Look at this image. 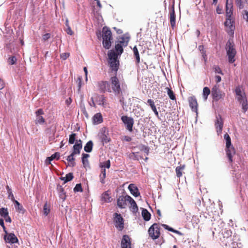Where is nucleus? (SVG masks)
Listing matches in <instances>:
<instances>
[{"instance_id":"7ed1b4c3","label":"nucleus","mask_w":248,"mask_h":248,"mask_svg":"<svg viewBox=\"0 0 248 248\" xmlns=\"http://www.w3.org/2000/svg\"><path fill=\"white\" fill-rule=\"evenodd\" d=\"M224 139L226 140V154L230 162H232V156L235 154V150L231 143V140L228 134H225L224 136Z\"/></svg>"},{"instance_id":"3c124183","label":"nucleus","mask_w":248,"mask_h":248,"mask_svg":"<svg viewBox=\"0 0 248 248\" xmlns=\"http://www.w3.org/2000/svg\"><path fill=\"white\" fill-rule=\"evenodd\" d=\"M74 192H82V188L80 184H78L76 185V186L74 188Z\"/></svg>"},{"instance_id":"338daca9","label":"nucleus","mask_w":248,"mask_h":248,"mask_svg":"<svg viewBox=\"0 0 248 248\" xmlns=\"http://www.w3.org/2000/svg\"><path fill=\"white\" fill-rule=\"evenodd\" d=\"M215 80L217 83H219L221 80V78L219 76H216L215 77Z\"/></svg>"},{"instance_id":"de8ad7c7","label":"nucleus","mask_w":248,"mask_h":248,"mask_svg":"<svg viewBox=\"0 0 248 248\" xmlns=\"http://www.w3.org/2000/svg\"><path fill=\"white\" fill-rule=\"evenodd\" d=\"M101 167L102 169H105L106 168L109 169L110 167V161L108 160L105 162H104L101 164Z\"/></svg>"},{"instance_id":"774afa93","label":"nucleus","mask_w":248,"mask_h":248,"mask_svg":"<svg viewBox=\"0 0 248 248\" xmlns=\"http://www.w3.org/2000/svg\"><path fill=\"white\" fill-rule=\"evenodd\" d=\"M142 150L147 154H148L149 153V148L148 147L144 146L143 147V149Z\"/></svg>"},{"instance_id":"dca6fc26","label":"nucleus","mask_w":248,"mask_h":248,"mask_svg":"<svg viewBox=\"0 0 248 248\" xmlns=\"http://www.w3.org/2000/svg\"><path fill=\"white\" fill-rule=\"evenodd\" d=\"M4 239L6 243L14 244L18 242V239L14 233H10L4 236Z\"/></svg>"},{"instance_id":"393cba45","label":"nucleus","mask_w":248,"mask_h":248,"mask_svg":"<svg viewBox=\"0 0 248 248\" xmlns=\"http://www.w3.org/2000/svg\"><path fill=\"white\" fill-rule=\"evenodd\" d=\"M96 102L100 106L105 107L106 104V100L104 95H97L96 98Z\"/></svg>"},{"instance_id":"aec40b11","label":"nucleus","mask_w":248,"mask_h":248,"mask_svg":"<svg viewBox=\"0 0 248 248\" xmlns=\"http://www.w3.org/2000/svg\"><path fill=\"white\" fill-rule=\"evenodd\" d=\"M82 141L80 140H77L75 145L73 146V151L72 153L75 155H79L80 150L82 149Z\"/></svg>"},{"instance_id":"412c9836","label":"nucleus","mask_w":248,"mask_h":248,"mask_svg":"<svg viewBox=\"0 0 248 248\" xmlns=\"http://www.w3.org/2000/svg\"><path fill=\"white\" fill-rule=\"evenodd\" d=\"M131 194L134 196L137 197L140 195V193L139 192V189L134 184H131L128 187Z\"/></svg>"},{"instance_id":"a878e982","label":"nucleus","mask_w":248,"mask_h":248,"mask_svg":"<svg viewBox=\"0 0 248 248\" xmlns=\"http://www.w3.org/2000/svg\"><path fill=\"white\" fill-rule=\"evenodd\" d=\"M147 103H148V104L151 108L152 110L155 113V116L157 118H158L159 117L158 112L157 111V109H156V107L155 106V102H154V100H153L152 99H148L147 100Z\"/></svg>"},{"instance_id":"bb28decb","label":"nucleus","mask_w":248,"mask_h":248,"mask_svg":"<svg viewBox=\"0 0 248 248\" xmlns=\"http://www.w3.org/2000/svg\"><path fill=\"white\" fill-rule=\"evenodd\" d=\"M101 200L105 202H111V197L109 196L108 191H105L102 194Z\"/></svg>"},{"instance_id":"6e6552de","label":"nucleus","mask_w":248,"mask_h":248,"mask_svg":"<svg viewBox=\"0 0 248 248\" xmlns=\"http://www.w3.org/2000/svg\"><path fill=\"white\" fill-rule=\"evenodd\" d=\"M121 120L123 123L126 126V129L129 131H132L133 126L134 124V120L131 117H129L127 116H123L121 117Z\"/></svg>"},{"instance_id":"bf43d9fd","label":"nucleus","mask_w":248,"mask_h":248,"mask_svg":"<svg viewBox=\"0 0 248 248\" xmlns=\"http://www.w3.org/2000/svg\"><path fill=\"white\" fill-rule=\"evenodd\" d=\"M77 82H78V91H79L80 90L81 85H82V78L81 77L78 78Z\"/></svg>"},{"instance_id":"4468645a","label":"nucleus","mask_w":248,"mask_h":248,"mask_svg":"<svg viewBox=\"0 0 248 248\" xmlns=\"http://www.w3.org/2000/svg\"><path fill=\"white\" fill-rule=\"evenodd\" d=\"M127 197H130L129 195L125 196H120L117 200V205L121 208H125L127 205V202H129V199Z\"/></svg>"},{"instance_id":"7c9ffc66","label":"nucleus","mask_w":248,"mask_h":248,"mask_svg":"<svg viewBox=\"0 0 248 248\" xmlns=\"http://www.w3.org/2000/svg\"><path fill=\"white\" fill-rule=\"evenodd\" d=\"M129 40V37H121L118 41V43L121 44L123 46H126Z\"/></svg>"},{"instance_id":"5fc2aeb1","label":"nucleus","mask_w":248,"mask_h":248,"mask_svg":"<svg viewBox=\"0 0 248 248\" xmlns=\"http://www.w3.org/2000/svg\"><path fill=\"white\" fill-rule=\"evenodd\" d=\"M235 93H236V96H238V95H240L245 93L241 91V90L239 87H238L235 89Z\"/></svg>"},{"instance_id":"9d476101","label":"nucleus","mask_w":248,"mask_h":248,"mask_svg":"<svg viewBox=\"0 0 248 248\" xmlns=\"http://www.w3.org/2000/svg\"><path fill=\"white\" fill-rule=\"evenodd\" d=\"M98 87L101 92L105 93L107 91L111 92V89L110 85L108 81H102L98 83Z\"/></svg>"},{"instance_id":"0eeeda50","label":"nucleus","mask_w":248,"mask_h":248,"mask_svg":"<svg viewBox=\"0 0 248 248\" xmlns=\"http://www.w3.org/2000/svg\"><path fill=\"white\" fill-rule=\"evenodd\" d=\"M239 241L238 236H233L231 241H227L225 242V245L228 246L229 248H241L242 245Z\"/></svg>"},{"instance_id":"680f3d73","label":"nucleus","mask_w":248,"mask_h":248,"mask_svg":"<svg viewBox=\"0 0 248 248\" xmlns=\"http://www.w3.org/2000/svg\"><path fill=\"white\" fill-rule=\"evenodd\" d=\"M215 71L216 73L222 74V71L219 66H216L215 67Z\"/></svg>"},{"instance_id":"603ef678","label":"nucleus","mask_w":248,"mask_h":248,"mask_svg":"<svg viewBox=\"0 0 248 248\" xmlns=\"http://www.w3.org/2000/svg\"><path fill=\"white\" fill-rule=\"evenodd\" d=\"M51 37V34L49 33H46L42 36V40L46 41Z\"/></svg>"},{"instance_id":"864d4df0","label":"nucleus","mask_w":248,"mask_h":248,"mask_svg":"<svg viewBox=\"0 0 248 248\" xmlns=\"http://www.w3.org/2000/svg\"><path fill=\"white\" fill-rule=\"evenodd\" d=\"M69 55L70 54L69 53H63L61 54L60 57L61 59L65 60L69 57Z\"/></svg>"},{"instance_id":"9b49d317","label":"nucleus","mask_w":248,"mask_h":248,"mask_svg":"<svg viewBox=\"0 0 248 248\" xmlns=\"http://www.w3.org/2000/svg\"><path fill=\"white\" fill-rule=\"evenodd\" d=\"M115 225L119 230L122 231L124 229V219L121 215L115 213Z\"/></svg>"},{"instance_id":"13d9d810","label":"nucleus","mask_w":248,"mask_h":248,"mask_svg":"<svg viewBox=\"0 0 248 248\" xmlns=\"http://www.w3.org/2000/svg\"><path fill=\"white\" fill-rule=\"evenodd\" d=\"M235 2L237 6H238L240 9L243 8V2L242 0H235Z\"/></svg>"},{"instance_id":"a18cd8bd","label":"nucleus","mask_w":248,"mask_h":248,"mask_svg":"<svg viewBox=\"0 0 248 248\" xmlns=\"http://www.w3.org/2000/svg\"><path fill=\"white\" fill-rule=\"evenodd\" d=\"M76 134L75 133H72V134L70 135L68 140L69 144H72L75 142V141L76 142L77 140H76Z\"/></svg>"},{"instance_id":"e2e57ef3","label":"nucleus","mask_w":248,"mask_h":248,"mask_svg":"<svg viewBox=\"0 0 248 248\" xmlns=\"http://www.w3.org/2000/svg\"><path fill=\"white\" fill-rule=\"evenodd\" d=\"M82 162L84 167H86V166L89 165V161L88 159H82Z\"/></svg>"},{"instance_id":"cd10ccee","label":"nucleus","mask_w":248,"mask_h":248,"mask_svg":"<svg viewBox=\"0 0 248 248\" xmlns=\"http://www.w3.org/2000/svg\"><path fill=\"white\" fill-rule=\"evenodd\" d=\"M108 62L111 70L116 72L118 69L119 62L118 61H108Z\"/></svg>"},{"instance_id":"ddd939ff","label":"nucleus","mask_w":248,"mask_h":248,"mask_svg":"<svg viewBox=\"0 0 248 248\" xmlns=\"http://www.w3.org/2000/svg\"><path fill=\"white\" fill-rule=\"evenodd\" d=\"M224 25L228 28L227 31L230 34H233L234 32V26H233V21L232 20V17H227L226 20Z\"/></svg>"},{"instance_id":"a211bd4d","label":"nucleus","mask_w":248,"mask_h":248,"mask_svg":"<svg viewBox=\"0 0 248 248\" xmlns=\"http://www.w3.org/2000/svg\"><path fill=\"white\" fill-rule=\"evenodd\" d=\"M233 6L232 0H226V17H231L232 14Z\"/></svg>"},{"instance_id":"49530a36","label":"nucleus","mask_w":248,"mask_h":248,"mask_svg":"<svg viewBox=\"0 0 248 248\" xmlns=\"http://www.w3.org/2000/svg\"><path fill=\"white\" fill-rule=\"evenodd\" d=\"M7 189L8 190V198L11 199L13 202L16 201L15 199L14 195L11 191V189L9 188V186H7Z\"/></svg>"},{"instance_id":"f03ea898","label":"nucleus","mask_w":248,"mask_h":248,"mask_svg":"<svg viewBox=\"0 0 248 248\" xmlns=\"http://www.w3.org/2000/svg\"><path fill=\"white\" fill-rule=\"evenodd\" d=\"M103 46L106 49H109L111 45L112 40V33L110 30L107 27L102 30Z\"/></svg>"},{"instance_id":"ea45409f","label":"nucleus","mask_w":248,"mask_h":248,"mask_svg":"<svg viewBox=\"0 0 248 248\" xmlns=\"http://www.w3.org/2000/svg\"><path fill=\"white\" fill-rule=\"evenodd\" d=\"M106 169H102L101 174L100 175V182L104 184L105 183V179L106 178Z\"/></svg>"},{"instance_id":"f3484780","label":"nucleus","mask_w":248,"mask_h":248,"mask_svg":"<svg viewBox=\"0 0 248 248\" xmlns=\"http://www.w3.org/2000/svg\"><path fill=\"white\" fill-rule=\"evenodd\" d=\"M188 100L189 106L191 108L192 110L196 112L197 114L198 103L196 98L194 96H191L188 98Z\"/></svg>"},{"instance_id":"f704fd0d","label":"nucleus","mask_w":248,"mask_h":248,"mask_svg":"<svg viewBox=\"0 0 248 248\" xmlns=\"http://www.w3.org/2000/svg\"><path fill=\"white\" fill-rule=\"evenodd\" d=\"M141 214L145 220L148 221L150 220L151 214L146 209H143L142 211Z\"/></svg>"},{"instance_id":"c85d7f7f","label":"nucleus","mask_w":248,"mask_h":248,"mask_svg":"<svg viewBox=\"0 0 248 248\" xmlns=\"http://www.w3.org/2000/svg\"><path fill=\"white\" fill-rule=\"evenodd\" d=\"M185 168V165H183L176 168L175 171L177 177L180 178L182 176L183 171Z\"/></svg>"},{"instance_id":"b1692460","label":"nucleus","mask_w":248,"mask_h":248,"mask_svg":"<svg viewBox=\"0 0 248 248\" xmlns=\"http://www.w3.org/2000/svg\"><path fill=\"white\" fill-rule=\"evenodd\" d=\"M60 153L56 152L55 154L52 155L50 156L47 157L45 161L46 165L50 164L51 163V161L54 159L58 160L60 158Z\"/></svg>"},{"instance_id":"2eb2a0df","label":"nucleus","mask_w":248,"mask_h":248,"mask_svg":"<svg viewBox=\"0 0 248 248\" xmlns=\"http://www.w3.org/2000/svg\"><path fill=\"white\" fill-rule=\"evenodd\" d=\"M215 126L216 127L217 134H220L222 132L223 128V121L220 115H218L217 116H216Z\"/></svg>"},{"instance_id":"f257e3e1","label":"nucleus","mask_w":248,"mask_h":248,"mask_svg":"<svg viewBox=\"0 0 248 248\" xmlns=\"http://www.w3.org/2000/svg\"><path fill=\"white\" fill-rule=\"evenodd\" d=\"M227 56L228 62L230 63H232L235 61V57L236 54V50L234 47V45L230 40H228L225 46Z\"/></svg>"},{"instance_id":"8fccbe9b","label":"nucleus","mask_w":248,"mask_h":248,"mask_svg":"<svg viewBox=\"0 0 248 248\" xmlns=\"http://www.w3.org/2000/svg\"><path fill=\"white\" fill-rule=\"evenodd\" d=\"M14 202L15 204V207L19 211H23V206L20 204V203L17 201H15Z\"/></svg>"},{"instance_id":"37998d69","label":"nucleus","mask_w":248,"mask_h":248,"mask_svg":"<svg viewBox=\"0 0 248 248\" xmlns=\"http://www.w3.org/2000/svg\"><path fill=\"white\" fill-rule=\"evenodd\" d=\"M166 89L167 91L168 95H169L170 99L172 100H176V97H175V95L173 93V91L171 89H170V88H169L168 87H167L166 88Z\"/></svg>"},{"instance_id":"052dcab7","label":"nucleus","mask_w":248,"mask_h":248,"mask_svg":"<svg viewBox=\"0 0 248 248\" xmlns=\"http://www.w3.org/2000/svg\"><path fill=\"white\" fill-rule=\"evenodd\" d=\"M243 15L244 19L247 22H248V12L247 11H244Z\"/></svg>"},{"instance_id":"473e14b6","label":"nucleus","mask_w":248,"mask_h":248,"mask_svg":"<svg viewBox=\"0 0 248 248\" xmlns=\"http://www.w3.org/2000/svg\"><path fill=\"white\" fill-rule=\"evenodd\" d=\"M93 122L94 124H98L102 122V117L100 113H96L93 117Z\"/></svg>"},{"instance_id":"f8f14e48","label":"nucleus","mask_w":248,"mask_h":248,"mask_svg":"<svg viewBox=\"0 0 248 248\" xmlns=\"http://www.w3.org/2000/svg\"><path fill=\"white\" fill-rule=\"evenodd\" d=\"M44 114L42 109L40 108L35 112L36 119L35 123L36 124H43L45 123V119L42 116Z\"/></svg>"},{"instance_id":"6e6d98bb","label":"nucleus","mask_w":248,"mask_h":248,"mask_svg":"<svg viewBox=\"0 0 248 248\" xmlns=\"http://www.w3.org/2000/svg\"><path fill=\"white\" fill-rule=\"evenodd\" d=\"M75 155V154H73V153H71V155H68L66 158V160L68 162H71L75 160V158L74 157V156Z\"/></svg>"},{"instance_id":"1a4fd4ad","label":"nucleus","mask_w":248,"mask_h":248,"mask_svg":"<svg viewBox=\"0 0 248 248\" xmlns=\"http://www.w3.org/2000/svg\"><path fill=\"white\" fill-rule=\"evenodd\" d=\"M237 99L242 105L243 111L246 112L248 109V104L245 93L237 96Z\"/></svg>"},{"instance_id":"4d7b16f0","label":"nucleus","mask_w":248,"mask_h":248,"mask_svg":"<svg viewBox=\"0 0 248 248\" xmlns=\"http://www.w3.org/2000/svg\"><path fill=\"white\" fill-rule=\"evenodd\" d=\"M16 61V59L15 57L13 56L9 59V64L13 65L15 63Z\"/></svg>"},{"instance_id":"c9c22d12","label":"nucleus","mask_w":248,"mask_h":248,"mask_svg":"<svg viewBox=\"0 0 248 248\" xmlns=\"http://www.w3.org/2000/svg\"><path fill=\"white\" fill-rule=\"evenodd\" d=\"M100 139L103 144L108 143L110 140V138L108 137L105 132L101 133L100 135Z\"/></svg>"},{"instance_id":"2f4dec72","label":"nucleus","mask_w":248,"mask_h":248,"mask_svg":"<svg viewBox=\"0 0 248 248\" xmlns=\"http://www.w3.org/2000/svg\"><path fill=\"white\" fill-rule=\"evenodd\" d=\"M232 232L230 230H225L224 232H222L224 238H226L227 241H231L232 239Z\"/></svg>"},{"instance_id":"72a5a7b5","label":"nucleus","mask_w":248,"mask_h":248,"mask_svg":"<svg viewBox=\"0 0 248 248\" xmlns=\"http://www.w3.org/2000/svg\"><path fill=\"white\" fill-rule=\"evenodd\" d=\"M93 146V143L92 141H91V140L89 141L86 143L85 146H84V151L88 153L91 152L92 151Z\"/></svg>"},{"instance_id":"69168bd1","label":"nucleus","mask_w":248,"mask_h":248,"mask_svg":"<svg viewBox=\"0 0 248 248\" xmlns=\"http://www.w3.org/2000/svg\"><path fill=\"white\" fill-rule=\"evenodd\" d=\"M5 86L4 81L0 78V90L4 88Z\"/></svg>"},{"instance_id":"c03bdc74","label":"nucleus","mask_w":248,"mask_h":248,"mask_svg":"<svg viewBox=\"0 0 248 248\" xmlns=\"http://www.w3.org/2000/svg\"><path fill=\"white\" fill-rule=\"evenodd\" d=\"M0 215L3 217H6L8 215V212L7 208H1L0 209Z\"/></svg>"},{"instance_id":"5701e85b","label":"nucleus","mask_w":248,"mask_h":248,"mask_svg":"<svg viewBox=\"0 0 248 248\" xmlns=\"http://www.w3.org/2000/svg\"><path fill=\"white\" fill-rule=\"evenodd\" d=\"M127 198L129 199V202L130 204V208L133 213H136L138 211V208L135 201L131 197H127Z\"/></svg>"},{"instance_id":"0e129e2a","label":"nucleus","mask_w":248,"mask_h":248,"mask_svg":"<svg viewBox=\"0 0 248 248\" xmlns=\"http://www.w3.org/2000/svg\"><path fill=\"white\" fill-rule=\"evenodd\" d=\"M66 32L68 34H69V35H72L73 34V31H72L71 29L70 28V27L69 26H68L67 27V29L66 30Z\"/></svg>"},{"instance_id":"4c0bfd02","label":"nucleus","mask_w":248,"mask_h":248,"mask_svg":"<svg viewBox=\"0 0 248 248\" xmlns=\"http://www.w3.org/2000/svg\"><path fill=\"white\" fill-rule=\"evenodd\" d=\"M58 191L60 198L62 200V201H64L66 199V195L63 188L60 186L58 188Z\"/></svg>"},{"instance_id":"58836bf2","label":"nucleus","mask_w":248,"mask_h":248,"mask_svg":"<svg viewBox=\"0 0 248 248\" xmlns=\"http://www.w3.org/2000/svg\"><path fill=\"white\" fill-rule=\"evenodd\" d=\"M73 178V175L72 173H69L66 175L64 177H62L61 179L64 181V183H66L72 180Z\"/></svg>"},{"instance_id":"09e8293b","label":"nucleus","mask_w":248,"mask_h":248,"mask_svg":"<svg viewBox=\"0 0 248 248\" xmlns=\"http://www.w3.org/2000/svg\"><path fill=\"white\" fill-rule=\"evenodd\" d=\"M50 212V209L48 206L47 203H46L43 207V213L45 216H47Z\"/></svg>"},{"instance_id":"4be33fe9","label":"nucleus","mask_w":248,"mask_h":248,"mask_svg":"<svg viewBox=\"0 0 248 248\" xmlns=\"http://www.w3.org/2000/svg\"><path fill=\"white\" fill-rule=\"evenodd\" d=\"M175 14L174 11V6L173 5L171 8L170 12V23L172 27H173L175 25Z\"/></svg>"},{"instance_id":"c756f323","label":"nucleus","mask_w":248,"mask_h":248,"mask_svg":"<svg viewBox=\"0 0 248 248\" xmlns=\"http://www.w3.org/2000/svg\"><path fill=\"white\" fill-rule=\"evenodd\" d=\"M108 61H117V54L113 51L110 50L108 53Z\"/></svg>"},{"instance_id":"79ce46f5","label":"nucleus","mask_w":248,"mask_h":248,"mask_svg":"<svg viewBox=\"0 0 248 248\" xmlns=\"http://www.w3.org/2000/svg\"><path fill=\"white\" fill-rule=\"evenodd\" d=\"M210 93V89L207 87H205L203 89V97L204 98V99L205 101H206L207 99V97L208 95Z\"/></svg>"},{"instance_id":"e433bc0d","label":"nucleus","mask_w":248,"mask_h":248,"mask_svg":"<svg viewBox=\"0 0 248 248\" xmlns=\"http://www.w3.org/2000/svg\"><path fill=\"white\" fill-rule=\"evenodd\" d=\"M134 56L136 58V62L137 63L140 62V57L138 49L136 46H135L133 49Z\"/></svg>"},{"instance_id":"6ab92c4d","label":"nucleus","mask_w":248,"mask_h":248,"mask_svg":"<svg viewBox=\"0 0 248 248\" xmlns=\"http://www.w3.org/2000/svg\"><path fill=\"white\" fill-rule=\"evenodd\" d=\"M122 248H131L130 239L128 235H124L121 241Z\"/></svg>"},{"instance_id":"20e7f679","label":"nucleus","mask_w":248,"mask_h":248,"mask_svg":"<svg viewBox=\"0 0 248 248\" xmlns=\"http://www.w3.org/2000/svg\"><path fill=\"white\" fill-rule=\"evenodd\" d=\"M211 93L214 100L216 101L223 99L225 95V93L219 89V85L217 84H216L212 89Z\"/></svg>"},{"instance_id":"a19ab883","label":"nucleus","mask_w":248,"mask_h":248,"mask_svg":"<svg viewBox=\"0 0 248 248\" xmlns=\"http://www.w3.org/2000/svg\"><path fill=\"white\" fill-rule=\"evenodd\" d=\"M123 47L124 46L121 44H119L118 43L116 44L115 46V50L118 55H121L123 52Z\"/></svg>"},{"instance_id":"423d86ee","label":"nucleus","mask_w":248,"mask_h":248,"mask_svg":"<svg viewBox=\"0 0 248 248\" xmlns=\"http://www.w3.org/2000/svg\"><path fill=\"white\" fill-rule=\"evenodd\" d=\"M110 82L111 85V89L116 94H118L121 92L120 83L117 77L115 76L111 78Z\"/></svg>"},{"instance_id":"39448f33","label":"nucleus","mask_w":248,"mask_h":248,"mask_svg":"<svg viewBox=\"0 0 248 248\" xmlns=\"http://www.w3.org/2000/svg\"><path fill=\"white\" fill-rule=\"evenodd\" d=\"M148 233L150 236L153 239H156L160 235L159 225L157 223H154L149 229Z\"/></svg>"}]
</instances>
